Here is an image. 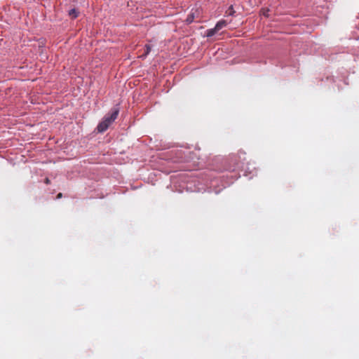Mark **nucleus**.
<instances>
[{"label":"nucleus","mask_w":359,"mask_h":359,"mask_svg":"<svg viewBox=\"0 0 359 359\" xmlns=\"http://www.w3.org/2000/svg\"><path fill=\"white\" fill-rule=\"evenodd\" d=\"M119 110L118 108H114L110 114H107L103 120L98 124L97 129L99 133L106 131L109 126L117 118Z\"/></svg>","instance_id":"f257e3e1"},{"label":"nucleus","mask_w":359,"mask_h":359,"mask_svg":"<svg viewBox=\"0 0 359 359\" xmlns=\"http://www.w3.org/2000/svg\"><path fill=\"white\" fill-rule=\"evenodd\" d=\"M227 25L226 21L224 20H219L217 22L216 25L212 29H209L206 31V36L212 37L218 31H219L223 27H226Z\"/></svg>","instance_id":"f03ea898"},{"label":"nucleus","mask_w":359,"mask_h":359,"mask_svg":"<svg viewBox=\"0 0 359 359\" xmlns=\"http://www.w3.org/2000/svg\"><path fill=\"white\" fill-rule=\"evenodd\" d=\"M144 49V53L140 56V57L142 59L146 58V57L149 54L151 48L149 44H147L145 45Z\"/></svg>","instance_id":"7ed1b4c3"},{"label":"nucleus","mask_w":359,"mask_h":359,"mask_svg":"<svg viewBox=\"0 0 359 359\" xmlns=\"http://www.w3.org/2000/svg\"><path fill=\"white\" fill-rule=\"evenodd\" d=\"M79 12L75 8L71 9L69 11V15L72 18L74 19L78 17Z\"/></svg>","instance_id":"20e7f679"},{"label":"nucleus","mask_w":359,"mask_h":359,"mask_svg":"<svg viewBox=\"0 0 359 359\" xmlns=\"http://www.w3.org/2000/svg\"><path fill=\"white\" fill-rule=\"evenodd\" d=\"M194 15L193 14H190L188 15V17L186 19V22L187 24H190L194 21Z\"/></svg>","instance_id":"39448f33"},{"label":"nucleus","mask_w":359,"mask_h":359,"mask_svg":"<svg viewBox=\"0 0 359 359\" xmlns=\"http://www.w3.org/2000/svg\"><path fill=\"white\" fill-rule=\"evenodd\" d=\"M235 13L234 10H233V8L232 6H231L229 9L226 11V13L229 15H233V13Z\"/></svg>","instance_id":"423d86ee"},{"label":"nucleus","mask_w":359,"mask_h":359,"mask_svg":"<svg viewBox=\"0 0 359 359\" xmlns=\"http://www.w3.org/2000/svg\"><path fill=\"white\" fill-rule=\"evenodd\" d=\"M44 182H45V183H46V184H50V180H49L48 177H46V178L45 179V181H44Z\"/></svg>","instance_id":"0eeeda50"},{"label":"nucleus","mask_w":359,"mask_h":359,"mask_svg":"<svg viewBox=\"0 0 359 359\" xmlns=\"http://www.w3.org/2000/svg\"><path fill=\"white\" fill-rule=\"evenodd\" d=\"M62 193H59L57 195V198H62Z\"/></svg>","instance_id":"6e6552de"}]
</instances>
